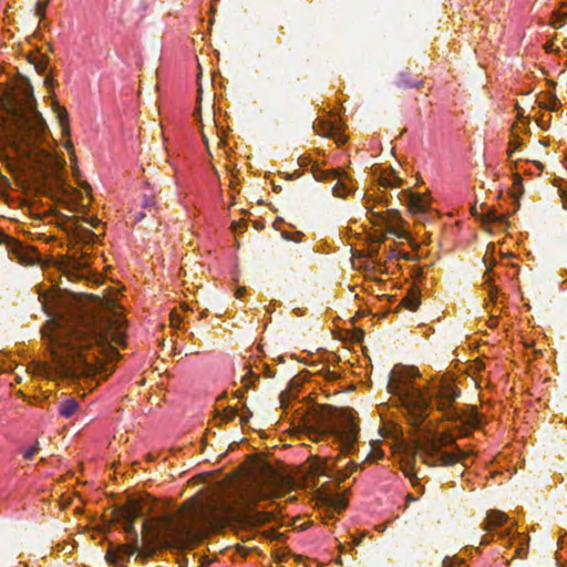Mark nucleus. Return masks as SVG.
<instances>
[{
    "mask_svg": "<svg viewBox=\"0 0 567 567\" xmlns=\"http://www.w3.org/2000/svg\"><path fill=\"white\" fill-rule=\"evenodd\" d=\"M540 105L556 112L558 111L560 103L556 97H548L546 102H540Z\"/></svg>",
    "mask_w": 567,
    "mask_h": 567,
    "instance_id": "5701e85b",
    "label": "nucleus"
},
{
    "mask_svg": "<svg viewBox=\"0 0 567 567\" xmlns=\"http://www.w3.org/2000/svg\"><path fill=\"white\" fill-rule=\"evenodd\" d=\"M333 506L337 507L338 511H342L347 504L343 501H339L338 504L333 503Z\"/></svg>",
    "mask_w": 567,
    "mask_h": 567,
    "instance_id": "f704fd0d",
    "label": "nucleus"
},
{
    "mask_svg": "<svg viewBox=\"0 0 567 567\" xmlns=\"http://www.w3.org/2000/svg\"><path fill=\"white\" fill-rule=\"evenodd\" d=\"M275 481L276 474L269 467L260 478L254 482L248 495L249 502L252 503L272 497L276 494Z\"/></svg>",
    "mask_w": 567,
    "mask_h": 567,
    "instance_id": "1a4fd4ad",
    "label": "nucleus"
},
{
    "mask_svg": "<svg viewBox=\"0 0 567 567\" xmlns=\"http://www.w3.org/2000/svg\"><path fill=\"white\" fill-rule=\"evenodd\" d=\"M7 246L13 251V254L17 255V257L20 258V251L22 249V246L20 243H18L17 240H14L12 238H8Z\"/></svg>",
    "mask_w": 567,
    "mask_h": 567,
    "instance_id": "393cba45",
    "label": "nucleus"
},
{
    "mask_svg": "<svg viewBox=\"0 0 567 567\" xmlns=\"http://www.w3.org/2000/svg\"><path fill=\"white\" fill-rule=\"evenodd\" d=\"M79 410V402L74 398H66L59 404V413L61 416L69 419Z\"/></svg>",
    "mask_w": 567,
    "mask_h": 567,
    "instance_id": "a211bd4d",
    "label": "nucleus"
},
{
    "mask_svg": "<svg viewBox=\"0 0 567 567\" xmlns=\"http://www.w3.org/2000/svg\"><path fill=\"white\" fill-rule=\"evenodd\" d=\"M202 136H203L204 142H205V143H206V145L208 146V142H207L206 135H205L204 133H202Z\"/></svg>",
    "mask_w": 567,
    "mask_h": 567,
    "instance_id": "a18cd8bd",
    "label": "nucleus"
},
{
    "mask_svg": "<svg viewBox=\"0 0 567 567\" xmlns=\"http://www.w3.org/2000/svg\"><path fill=\"white\" fill-rule=\"evenodd\" d=\"M138 550V544L128 543L120 545L115 549H111L106 554V559L111 564L123 565L132 555Z\"/></svg>",
    "mask_w": 567,
    "mask_h": 567,
    "instance_id": "2eb2a0df",
    "label": "nucleus"
},
{
    "mask_svg": "<svg viewBox=\"0 0 567 567\" xmlns=\"http://www.w3.org/2000/svg\"><path fill=\"white\" fill-rule=\"evenodd\" d=\"M492 535H489V533L487 532V534L482 537L481 545H487L492 542Z\"/></svg>",
    "mask_w": 567,
    "mask_h": 567,
    "instance_id": "2f4dec72",
    "label": "nucleus"
},
{
    "mask_svg": "<svg viewBox=\"0 0 567 567\" xmlns=\"http://www.w3.org/2000/svg\"><path fill=\"white\" fill-rule=\"evenodd\" d=\"M99 223H100V221H99V219H97V218H92V220H91V225H92L93 227H96Z\"/></svg>",
    "mask_w": 567,
    "mask_h": 567,
    "instance_id": "37998d69",
    "label": "nucleus"
},
{
    "mask_svg": "<svg viewBox=\"0 0 567 567\" xmlns=\"http://www.w3.org/2000/svg\"><path fill=\"white\" fill-rule=\"evenodd\" d=\"M317 440L332 439L339 444L343 454L354 451L358 443L359 425L353 410L339 409L330 410L317 421Z\"/></svg>",
    "mask_w": 567,
    "mask_h": 567,
    "instance_id": "423d86ee",
    "label": "nucleus"
},
{
    "mask_svg": "<svg viewBox=\"0 0 567 567\" xmlns=\"http://www.w3.org/2000/svg\"><path fill=\"white\" fill-rule=\"evenodd\" d=\"M567 14L566 13H556L554 16L553 25L556 28L561 27L566 21Z\"/></svg>",
    "mask_w": 567,
    "mask_h": 567,
    "instance_id": "bb28decb",
    "label": "nucleus"
},
{
    "mask_svg": "<svg viewBox=\"0 0 567 567\" xmlns=\"http://www.w3.org/2000/svg\"><path fill=\"white\" fill-rule=\"evenodd\" d=\"M155 202H154V198L152 197H146L143 202V207L144 208H151L152 206H154Z\"/></svg>",
    "mask_w": 567,
    "mask_h": 567,
    "instance_id": "7c9ffc66",
    "label": "nucleus"
},
{
    "mask_svg": "<svg viewBox=\"0 0 567 567\" xmlns=\"http://www.w3.org/2000/svg\"><path fill=\"white\" fill-rule=\"evenodd\" d=\"M239 226H240V223H237V221H234L233 225H231L234 231H237Z\"/></svg>",
    "mask_w": 567,
    "mask_h": 567,
    "instance_id": "79ce46f5",
    "label": "nucleus"
},
{
    "mask_svg": "<svg viewBox=\"0 0 567 567\" xmlns=\"http://www.w3.org/2000/svg\"><path fill=\"white\" fill-rule=\"evenodd\" d=\"M58 117L60 121V125L63 134H69V121H68V112L64 107H61L58 112Z\"/></svg>",
    "mask_w": 567,
    "mask_h": 567,
    "instance_id": "aec40b11",
    "label": "nucleus"
},
{
    "mask_svg": "<svg viewBox=\"0 0 567 567\" xmlns=\"http://www.w3.org/2000/svg\"><path fill=\"white\" fill-rule=\"evenodd\" d=\"M228 507L193 498L173 517L157 523L156 537L171 547H190L221 527L228 519Z\"/></svg>",
    "mask_w": 567,
    "mask_h": 567,
    "instance_id": "7ed1b4c3",
    "label": "nucleus"
},
{
    "mask_svg": "<svg viewBox=\"0 0 567 567\" xmlns=\"http://www.w3.org/2000/svg\"><path fill=\"white\" fill-rule=\"evenodd\" d=\"M386 200L385 195L381 189L377 194H369L365 198V207L368 216L378 231L382 234V240L385 235H392L401 240H409L410 233L406 227V221L402 219L400 213L395 209H383L382 202Z\"/></svg>",
    "mask_w": 567,
    "mask_h": 567,
    "instance_id": "0eeeda50",
    "label": "nucleus"
},
{
    "mask_svg": "<svg viewBox=\"0 0 567 567\" xmlns=\"http://www.w3.org/2000/svg\"><path fill=\"white\" fill-rule=\"evenodd\" d=\"M245 292H246V288H244V287H239V288H237V290H236V297H237L238 299H239V298H243V297H244V295H245Z\"/></svg>",
    "mask_w": 567,
    "mask_h": 567,
    "instance_id": "72a5a7b5",
    "label": "nucleus"
},
{
    "mask_svg": "<svg viewBox=\"0 0 567 567\" xmlns=\"http://www.w3.org/2000/svg\"><path fill=\"white\" fill-rule=\"evenodd\" d=\"M400 202L406 206L409 213L420 224H425L436 215L432 207L430 192H414L410 188L403 189L399 195Z\"/></svg>",
    "mask_w": 567,
    "mask_h": 567,
    "instance_id": "6e6552de",
    "label": "nucleus"
},
{
    "mask_svg": "<svg viewBox=\"0 0 567 567\" xmlns=\"http://www.w3.org/2000/svg\"><path fill=\"white\" fill-rule=\"evenodd\" d=\"M496 298H497V291H496L494 288H492V289L489 290V299H491L492 301H495V300H496Z\"/></svg>",
    "mask_w": 567,
    "mask_h": 567,
    "instance_id": "c9c22d12",
    "label": "nucleus"
},
{
    "mask_svg": "<svg viewBox=\"0 0 567 567\" xmlns=\"http://www.w3.org/2000/svg\"><path fill=\"white\" fill-rule=\"evenodd\" d=\"M81 266H83V268L80 270V274L79 276L80 277H84L85 276V268L87 266L86 261H83L82 264H80Z\"/></svg>",
    "mask_w": 567,
    "mask_h": 567,
    "instance_id": "e433bc0d",
    "label": "nucleus"
},
{
    "mask_svg": "<svg viewBox=\"0 0 567 567\" xmlns=\"http://www.w3.org/2000/svg\"><path fill=\"white\" fill-rule=\"evenodd\" d=\"M496 255L499 256V258H504L508 254L504 252L501 248L498 249L495 244H489L484 256V262L487 267L496 262Z\"/></svg>",
    "mask_w": 567,
    "mask_h": 567,
    "instance_id": "6ab92c4d",
    "label": "nucleus"
},
{
    "mask_svg": "<svg viewBox=\"0 0 567 567\" xmlns=\"http://www.w3.org/2000/svg\"><path fill=\"white\" fill-rule=\"evenodd\" d=\"M453 443L454 436L452 434L446 432L436 434L429 430L423 436L417 439L413 453L406 454L401 461V467L405 476L412 482L416 478L414 466L417 458L430 466H450L457 462L465 463V460L471 455L470 452L458 447L453 452L444 450V447Z\"/></svg>",
    "mask_w": 567,
    "mask_h": 567,
    "instance_id": "39448f33",
    "label": "nucleus"
},
{
    "mask_svg": "<svg viewBox=\"0 0 567 567\" xmlns=\"http://www.w3.org/2000/svg\"><path fill=\"white\" fill-rule=\"evenodd\" d=\"M38 452H39V446H38V444H34L24 451L23 456L25 460H32L37 455Z\"/></svg>",
    "mask_w": 567,
    "mask_h": 567,
    "instance_id": "a878e982",
    "label": "nucleus"
},
{
    "mask_svg": "<svg viewBox=\"0 0 567 567\" xmlns=\"http://www.w3.org/2000/svg\"><path fill=\"white\" fill-rule=\"evenodd\" d=\"M507 218L506 214L492 209L485 214L484 221L491 227V229H506L508 226Z\"/></svg>",
    "mask_w": 567,
    "mask_h": 567,
    "instance_id": "f3484780",
    "label": "nucleus"
},
{
    "mask_svg": "<svg viewBox=\"0 0 567 567\" xmlns=\"http://www.w3.org/2000/svg\"><path fill=\"white\" fill-rule=\"evenodd\" d=\"M37 69L39 72H43L45 69V64L38 65Z\"/></svg>",
    "mask_w": 567,
    "mask_h": 567,
    "instance_id": "c03bdc74",
    "label": "nucleus"
},
{
    "mask_svg": "<svg viewBox=\"0 0 567 567\" xmlns=\"http://www.w3.org/2000/svg\"><path fill=\"white\" fill-rule=\"evenodd\" d=\"M508 517L504 512L501 511H491L488 512L484 523H483V529L492 533L497 532V529L502 526H504L507 522Z\"/></svg>",
    "mask_w": 567,
    "mask_h": 567,
    "instance_id": "dca6fc26",
    "label": "nucleus"
},
{
    "mask_svg": "<svg viewBox=\"0 0 567 567\" xmlns=\"http://www.w3.org/2000/svg\"><path fill=\"white\" fill-rule=\"evenodd\" d=\"M96 238V235L92 231H86V235L84 237V240L86 241H94Z\"/></svg>",
    "mask_w": 567,
    "mask_h": 567,
    "instance_id": "473e14b6",
    "label": "nucleus"
},
{
    "mask_svg": "<svg viewBox=\"0 0 567 567\" xmlns=\"http://www.w3.org/2000/svg\"><path fill=\"white\" fill-rule=\"evenodd\" d=\"M373 175L378 181L379 187L386 188H399L403 185V179L398 176L396 172L391 168L375 167Z\"/></svg>",
    "mask_w": 567,
    "mask_h": 567,
    "instance_id": "ddd939ff",
    "label": "nucleus"
},
{
    "mask_svg": "<svg viewBox=\"0 0 567 567\" xmlns=\"http://www.w3.org/2000/svg\"><path fill=\"white\" fill-rule=\"evenodd\" d=\"M235 415H236V412L231 409L229 412H227L226 417L228 420H231L235 417Z\"/></svg>",
    "mask_w": 567,
    "mask_h": 567,
    "instance_id": "ea45409f",
    "label": "nucleus"
},
{
    "mask_svg": "<svg viewBox=\"0 0 567 567\" xmlns=\"http://www.w3.org/2000/svg\"><path fill=\"white\" fill-rule=\"evenodd\" d=\"M38 293L43 310L52 317L41 330L52 363H34L33 373L47 379H78L111 371L109 365L118 359V347H124L126 339L122 307L104 295L97 296L102 313L91 316L69 305L55 287Z\"/></svg>",
    "mask_w": 567,
    "mask_h": 567,
    "instance_id": "f257e3e1",
    "label": "nucleus"
},
{
    "mask_svg": "<svg viewBox=\"0 0 567 567\" xmlns=\"http://www.w3.org/2000/svg\"><path fill=\"white\" fill-rule=\"evenodd\" d=\"M383 452L381 450H372L370 454L365 457V461L374 462L377 460L382 458Z\"/></svg>",
    "mask_w": 567,
    "mask_h": 567,
    "instance_id": "c85d7f7f",
    "label": "nucleus"
},
{
    "mask_svg": "<svg viewBox=\"0 0 567 567\" xmlns=\"http://www.w3.org/2000/svg\"><path fill=\"white\" fill-rule=\"evenodd\" d=\"M0 142L11 146L18 156L31 158L38 144L45 133V122L34 107V99L30 89L25 90V99L18 100L6 91L0 99Z\"/></svg>",
    "mask_w": 567,
    "mask_h": 567,
    "instance_id": "20e7f679",
    "label": "nucleus"
},
{
    "mask_svg": "<svg viewBox=\"0 0 567 567\" xmlns=\"http://www.w3.org/2000/svg\"><path fill=\"white\" fill-rule=\"evenodd\" d=\"M312 127L318 135L334 140L338 145H342L347 142V137L341 132V127L337 121H332L330 118H318L313 123Z\"/></svg>",
    "mask_w": 567,
    "mask_h": 567,
    "instance_id": "f8f14e48",
    "label": "nucleus"
},
{
    "mask_svg": "<svg viewBox=\"0 0 567 567\" xmlns=\"http://www.w3.org/2000/svg\"><path fill=\"white\" fill-rule=\"evenodd\" d=\"M141 515L142 509L137 503H130L120 511V518L123 520V528L128 536L130 543L138 544L134 520Z\"/></svg>",
    "mask_w": 567,
    "mask_h": 567,
    "instance_id": "9b49d317",
    "label": "nucleus"
},
{
    "mask_svg": "<svg viewBox=\"0 0 567 567\" xmlns=\"http://www.w3.org/2000/svg\"><path fill=\"white\" fill-rule=\"evenodd\" d=\"M465 563L463 558L458 557H445L443 560V567H457Z\"/></svg>",
    "mask_w": 567,
    "mask_h": 567,
    "instance_id": "4be33fe9",
    "label": "nucleus"
},
{
    "mask_svg": "<svg viewBox=\"0 0 567 567\" xmlns=\"http://www.w3.org/2000/svg\"><path fill=\"white\" fill-rule=\"evenodd\" d=\"M44 84H45L47 86H52V84H53V79H52V78H50V76H47V78L44 79Z\"/></svg>",
    "mask_w": 567,
    "mask_h": 567,
    "instance_id": "58836bf2",
    "label": "nucleus"
},
{
    "mask_svg": "<svg viewBox=\"0 0 567 567\" xmlns=\"http://www.w3.org/2000/svg\"><path fill=\"white\" fill-rule=\"evenodd\" d=\"M45 7H47V3L45 2H38L37 4V14L42 18L44 16V12H45Z\"/></svg>",
    "mask_w": 567,
    "mask_h": 567,
    "instance_id": "c756f323",
    "label": "nucleus"
},
{
    "mask_svg": "<svg viewBox=\"0 0 567 567\" xmlns=\"http://www.w3.org/2000/svg\"><path fill=\"white\" fill-rule=\"evenodd\" d=\"M499 538L507 539L508 546L515 548L514 557L524 558L528 551V537L525 534H516L511 536V532L508 529L497 532Z\"/></svg>",
    "mask_w": 567,
    "mask_h": 567,
    "instance_id": "4468645a",
    "label": "nucleus"
},
{
    "mask_svg": "<svg viewBox=\"0 0 567 567\" xmlns=\"http://www.w3.org/2000/svg\"><path fill=\"white\" fill-rule=\"evenodd\" d=\"M65 146H66L68 148H72V144H71V142L69 141V142L66 143V145H65Z\"/></svg>",
    "mask_w": 567,
    "mask_h": 567,
    "instance_id": "49530a36",
    "label": "nucleus"
},
{
    "mask_svg": "<svg viewBox=\"0 0 567 567\" xmlns=\"http://www.w3.org/2000/svg\"><path fill=\"white\" fill-rule=\"evenodd\" d=\"M144 217H145V214H144V213H138V214L134 215V220H135V221H140V220H142Z\"/></svg>",
    "mask_w": 567,
    "mask_h": 567,
    "instance_id": "4c0bfd02",
    "label": "nucleus"
},
{
    "mask_svg": "<svg viewBox=\"0 0 567 567\" xmlns=\"http://www.w3.org/2000/svg\"><path fill=\"white\" fill-rule=\"evenodd\" d=\"M315 177L318 181H334L336 185L332 188L334 196L344 198L351 190V186L348 184V176L340 169H318L315 172Z\"/></svg>",
    "mask_w": 567,
    "mask_h": 567,
    "instance_id": "9d476101",
    "label": "nucleus"
},
{
    "mask_svg": "<svg viewBox=\"0 0 567 567\" xmlns=\"http://www.w3.org/2000/svg\"><path fill=\"white\" fill-rule=\"evenodd\" d=\"M478 423H480V422H478V420L475 417V419L471 422V427H472V429L477 427V426H478Z\"/></svg>",
    "mask_w": 567,
    "mask_h": 567,
    "instance_id": "a19ab883",
    "label": "nucleus"
},
{
    "mask_svg": "<svg viewBox=\"0 0 567 567\" xmlns=\"http://www.w3.org/2000/svg\"><path fill=\"white\" fill-rule=\"evenodd\" d=\"M357 468H358V464L357 463H353V462L348 463L347 466L343 470L342 476L343 477L351 476L354 473V471H357Z\"/></svg>",
    "mask_w": 567,
    "mask_h": 567,
    "instance_id": "cd10ccee",
    "label": "nucleus"
},
{
    "mask_svg": "<svg viewBox=\"0 0 567 567\" xmlns=\"http://www.w3.org/2000/svg\"><path fill=\"white\" fill-rule=\"evenodd\" d=\"M402 305L410 310H415L420 305V300L416 295H409L402 299Z\"/></svg>",
    "mask_w": 567,
    "mask_h": 567,
    "instance_id": "412c9836",
    "label": "nucleus"
},
{
    "mask_svg": "<svg viewBox=\"0 0 567 567\" xmlns=\"http://www.w3.org/2000/svg\"><path fill=\"white\" fill-rule=\"evenodd\" d=\"M389 392L396 396L409 422L420 426L429 416L435 396L439 410H449L458 392L450 381H433L430 385L415 367L395 365L389 378Z\"/></svg>",
    "mask_w": 567,
    "mask_h": 567,
    "instance_id": "f03ea898",
    "label": "nucleus"
},
{
    "mask_svg": "<svg viewBox=\"0 0 567 567\" xmlns=\"http://www.w3.org/2000/svg\"><path fill=\"white\" fill-rule=\"evenodd\" d=\"M331 467L330 465L328 464L327 461L324 462H320V464L318 465V467L316 468V472L320 475H326V476H331Z\"/></svg>",
    "mask_w": 567,
    "mask_h": 567,
    "instance_id": "b1692460",
    "label": "nucleus"
}]
</instances>
